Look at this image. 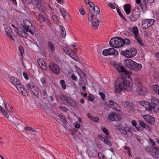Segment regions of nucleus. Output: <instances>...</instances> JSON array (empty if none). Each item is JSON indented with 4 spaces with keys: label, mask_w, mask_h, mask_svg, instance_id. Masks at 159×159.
<instances>
[{
    "label": "nucleus",
    "mask_w": 159,
    "mask_h": 159,
    "mask_svg": "<svg viewBox=\"0 0 159 159\" xmlns=\"http://www.w3.org/2000/svg\"><path fill=\"white\" fill-rule=\"evenodd\" d=\"M126 78L117 79L115 82V90L119 93L123 90L130 91L133 90L135 92H139V93H143L142 85L141 83V79L139 78L135 79L133 86H130V83Z\"/></svg>",
    "instance_id": "f257e3e1"
},
{
    "label": "nucleus",
    "mask_w": 159,
    "mask_h": 159,
    "mask_svg": "<svg viewBox=\"0 0 159 159\" xmlns=\"http://www.w3.org/2000/svg\"><path fill=\"white\" fill-rule=\"evenodd\" d=\"M124 63L127 68L134 71L140 70L142 67L141 64H138L130 59H126L125 60Z\"/></svg>",
    "instance_id": "f03ea898"
},
{
    "label": "nucleus",
    "mask_w": 159,
    "mask_h": 159,
    "mask_svg": "<svg viewBox=\"0 0 159 159\" xmlns=\"http://www.w3.org/2000/svg\"><path fill=\"white\" fill-rule=\"evenodd\" d=\"M113 65L119 72H121L120 73L121 77L117 79L126 78L128 79L131 78V77L129 75L127 70L122 66L121 64H117L115 62L113 63Z\"/></svg>",
    "instance_id": "7ed1b4c3"
},
{
    "label": "nucleus",
    "mask_w": 159,
    "mask_h": 159,
    "mask_svg": "<svg viewBox=\"0 0 159 159\" xmlns=\"http://www.w3.org/2000/svg\"><path fill=\"white\" fill-rule=\"evenodd\" d=\"M123 39L120 37H115L110 40L109 44L111 46L115 48H120L124 45Z\"/></svg>",
    "instance_id": "20e7f679"
},
{
    "label": "nucleus",
    "mask_w": 159,
    "mask_h": 159,
    "mask_svg": "<svg viewBox=\"0 0 159 159\" xmlns=\"http://www.w3.org/2000/svg\"><path fill=\"white\" fill-rule=\"evenodd\" d=\"M137 53V50L134 48H131L125 50H121V55L127 58H131L134 57Z\"/></svg>",
    "instance_id": "39448f33"
},
{
    "label": "nucleus",
    "mask_w": 159,
    "mask_h": 159,
    "mask_svg": "<svg viewBox=\"0 0 159 159\" xmlns=\"http://www.w3.org/2000/svg\"><path fill=\"white\" fill-rule=\"evenodd\" d=\"M141 11L139 8H135L129 16V19L132 22L137 20L140 16Z\"/></svg>",
    "instance_id": "423d86ee"
},
{
    "label": "nucleus",
    "mask_w": 159,
    "mask_h": 159,
    "mask_svg": "<svg viewBox=\"0 0 159 159\" xmlns=\"http://www.w3.org/2000/svg\"><path fill=\"white\" fill-rule=\"evenodd\" d=\"M150 106L151 107V111L153 110L155 112H157L159 110V101L157 98H152L151 100Z\"/></svg>",
    "instance_id": "0eeeda50"
},
{
    "label": "nucleus",
    "mask_w": 159,
    "mask_h": 159,
    "mask_svg": "<svg viewBox=\"0 0 159 159\" xmlns=\"http://www.w3.org/2000/svg\"><path fill=\"white\" fill-rule=\"evenodd\" d=\"M49 67L50 70L56 75H58L60 74V67L56 64L54 62L50 63Z\"/></svg>",
    "instance_id": "6e6552de"
},
{
    "label": "nucleus",
    "mask_w": 159,
    "mask_h": 159,
    "mask_svg": "<svg viewBox=\"0 0 159 159\" xmlns=\"http://www.w3.org/2000/svg\"><path fill=\"white\" fill-rule=\"evenodd\" d=\"M13 29L17 35L21 36L24 38H26L28 37V34L23 29H21V30H20V32H19L18 29L16 27Z\"/></svg>",
    "instance_id": "1a4fd4ad"
},
{
    "label": "nucleus",
    "mask_w": 159,
    "mask_h": 159,
    "mask_svg": "<svg viewBox=\"0 0 159 159\" xmlns=\"http://www.w3.org/2000/svg\"><path fill=\"white\" fill-rule=\"evenodd\" d=\"M143 118L148 123L152 125H153L155 123V119L149 115H143Z\"/></svg>",
    "instance_id": "9d476101"
},
{
    "label": "nucleus",
    "mask_w": 159,
    "mask_h": 159,
    "mask_svg": "<svg viewBox=\"0 0 159 159\" xmlns=\"http://www.w3.org/2000/svg\"><path fill=\"white\" fill-rule=\"evenodd\" d=\"M23 23L24 25H21V27L24 29L26 32H28L29 30V26L31 25V26H32V25L29 20H23Z\"/></svg>",
    "instance_id": "9b49d317"
},
{
    "label": "nucleus",
    "mask_w": 159,
    "mask_h": 159,
    "mask_svg": "<svg viewBox=\"0 0 159 159\" xmlns=\"http://www.w3.org/2000/svg\"><path fill=\"white\" fill-rule=\"evenodd\" d=\"M140 104L143 106L145 107L148 111H151V107L150 106V103L148 101H141L139 102Z\"/></svg>",
    "instance_id": "f8f14e48"
},
{
    "label": "nucleus",
    "mask_w": 159,
    "mask_h": 159,
    "mask_svg": "<svg viewBox=\"0 0 159 159\" xmlns=\"http://www.w3.org/2000/svg\"><path fill=\"white\" fill-rule=\"evenodd\" d=\"M16 87L19 91H20L23 94H24L25 96V95H28L26 90L20 83L16 85Z\"/></svg>",
    "instance_id": "ddd939ff"
},
{
    "label": "nucleus",
    "mask_w": 159,
    "mask_h": 159,
    "mask_svg": "<svg viewBox=\"0 0 159 159\" xmlns=\"http://www.w3.org/2000/svg\"><path fill=\"white\" fill-rule=\"evenodd\" d=\"M152 145L154 149V151L156 152V153H152V155L155 157H159V148L156 147L155 142H153L152 143Z\"/></svg>",
    "instance_id": "4468645a"
},
{
    "label": "nucleus",
    "mask_w": 159,
    "mask_h": 159,
    "mask_svg": "<svg viewBox=\"0 0 159 159\" xmlns=\"http://www.w3.org/2000/svg\"><path fill=\"white\" fill-rule=\"evenodd\" d=\"M120 132L121 134L125 135H128V133H130L131 134L132 133L131 131L130 128L127 126L123 127Z\"/></svg>",
    "instance_id": "2eb2a0df"
},
{
    "label": "nucleus",
    "mask_w": 159,
    "mask_h": 159,
    "mask_svg": "<svg viewBox=\"0 0 159 159\" xmlns=\"http://www.w3.org/2000/svg\"><path fill=\"white\" fill-rule=\"evenodd\" d=\"M37 62L38 64L42 69L44 70H45L47 69V66L43 59H38L37 60Z\"/></svg>",
    "instance_id": "dca6fc26"
},
{
    "label": "nucleus",
    "mask_w": 159,
    "mask_h": 159,
    "mask_svg": "<svg viewBox=\"0 0 159 159\" xmlns=\"http://www.w3.org/2000/svg\"><path fill=\"white\" fill-rule=\"evenodd\" d=\"M89 12L94 14H98L100 13V9L98 6H95L92 8H89Z\"/></svg>",
    "instance_id": "f3484780"
},
{
    "label": "nucleus",
    "mask_w": 159,
    "mask_h": 159,
    "mask_svg": "<svg viewBox=\"0 0 159 159\" xmlns=\"http://www.w3.org/2000/svg\"><path fill=\"white\" fill-rule=\"evenodd\" d=\"M109 107L115 110H117L119 105L112 101L109 100Z\"/></svg>",
    "instance_id": "a211bd4d"
},
{
    "label": "nucleus",
    "mask_w": 159,
    "mask_h": 159,
    "mask_svg": "<svg viewBox=\"0 0 159 159\" xmlns=\"http://www.w3.org/2000/svg\"><path fill=\"white\" fill-rule=\"evenodd\" d=\"M35 6L37 9L40 12H43L45 8L43 5H42L39 2L36 3Z\"/></svg>",
    "instance_id": "6ab92c4d"
},
{
    "label": "nucleus",
    "mask_w": 159,
    "mask_h": 159,
    "mask_svg": "<svg viewBox=\"0 0 159 159\" xmlns=\"http://www.w3.org/2000/svg\"><path fill=\"white\" fill-rule=\"evenodd\" d=\"M124 10L127 15H129L131 12V7L129 4H127L124 6Z\"/></svg>",
    "instance_id": "aec40b11"
},
{
    "label": "nucleus",
    "mask_w": 159,
    "mask_h": 159,
    "mask_svg": "<svg viewBox=\"0 0 159 159\" xmlns=\"http://www.w3.org/2000/svg\"><path fill=\"white\" fill-rule=\"evenodd\" d=\"M92 23L93 26L94 27L95 29H96L98 28L99 25V22L97 19L95 18L92 20Z\"/></svg>",
    "instance_id": "412c9836"
},
{
    "label": "nucleus",
    "mask_w": 159,
    "mask_h": 159,
    "mask_svg": "<svg viewBox=\"0 0 159 159\" xmlns=\"http://www.w3.org/2000/svg\"><path fill=\"white\" fill-rule=\"evenodd\" d=\"M67 103L70 106L72 107H75L76 103L75 101L70 97H69L67 100Z\"/></svg>",
    "instance_id": "4be33fe9"
},
{
    "label": "nucleus",
    "mask_w": 159,
    "mask_h": 159,
    "mask_svg": "<svg viewBox=\"0 0 159 159\" xmlns=\"http://www.w3.org/2000/svg\"><path fill=\"white\" fill-rule=\"evenodd\" d=\"M47 44L48 48L50 50V51L52 52H54L55 48L53 44L50 41H48V42Z\"/></svg>",
    "instance_id": "5701e85b"
},
{
    "label": "nucleus",
    "mask_w": 159,
    "mask_h": 159,
    "mask_svg": "<svg viewBox=\"0 0 159 159\" xmlns=\"http://www.w3.org/2000/svg\"><path fill=\"white\" fill-rule=\"evenodd\" d=\"M109 51L110 54L109 55L116 56L118 54L117 51L113 48H109Z\"/></svg>",
    "instance_id": "b1692460"
},
{
    "label": "nucleus",
    "mask_w": 159,
    "mask_h": 159,
    "mask_svg": "<svg viewBox=\"0 0 159 159\" xmlns=\"http://www.w3.org/2000/svg\"><path fill=\"white\" fill-rule=\"evenodd\" d=\"M135 39L137 41V42L140 45L141 47L144 46V45L140 37L139 36V35H137L134 36Z\"/></svg>",
    "instance_id": "393cba45"
},
{
    "label": "nucleus",
    "mask_w": 159,
    "mask_h": 159,
    "mask_svg": "<svg viewBox=\"0 0 159 159\" xmlns=\"http://www.w3.org/2000/svg\"><path fill=\"white\" fill-rule=\"evenodd\" d=\"M147 22V19H145L143 21L142 23V27L143 29H146L149 27Z\"/></svg>",
    "instance_id": "a878e982"
},
{
    "label": "nucleus",
    "mask_w": 159,
    "mask_h": 159,
    "mask_svg": "<svg viewBox=\"0 0 159 159\" xmlns=\"http://www.w3.org/2000/svg\"><path fill=\"white\" fill-rule=\"evenodd\" d=\"M10 80L12 83L14 85H16L17 84L20 83V81L16 78L12 77L10 79Z\"/></svg>",
    "instance_id": "bb28decb"
},
{
    "label": "nucleus",
    "mask_w": 159,
    "mask_h": 159,
    "mask_svg": "<svg viewBox=\"0 0 159 159\" xmlns=\"http://www.w3.org/2000/svg\"><path fill=\"white\" fill-rule=\"evenodd\" d=\"M145 150L146 151L149 152L152 155V153H156V152L154 151V150H153V148L150 146H146L145 148Z\"/></svg>",
    "instance_id": "cd10ccee"
},
{
    "label": "nucleus",
    "mask_w": 159,
    "mask_h": 159,
    "mask_svg": "<svg viewBox=\"0 0 159 159\" xmlns=\"http://www.w3.org/2000/svg\"><path fill=\"white\" fill-rule=\"evenodd\" d=\"M60 28L61 31V35L63 37H65L66 35V31H65L64 27L62 25L60 26Z\"/></svg>",
    "instance_id": "c85d7f7f"
},
{
    "label": "nucleus",
    "mask_w": 159,
    "mask_h": 159,
    "mask_svg": "<svg viewBox=\"0 0 159 159\" xmlns=\"http://www.w3.org/2000/svg\"><path fill=\"white\" fill-rule=\"evenodd\" d=\"M69 97L68 96L63 95L60 97V99L62 102L67 103V100L68 99Z\"/></svg>",
    "instance_id": "c756f323"
},
{
    "label": "nucleus",
    "mask_w": 159,
    "mask_h": 159,
    "mask_svg": "<svg viewBox=\"0 0 159 159\" xmlns=\"http://www.w3.org/2000/svg\"><path fill=\"white\" fill-rule=\"evenodd\" d=\"M134 35V36L138 35L139 31L137 27L135 26L132 29Z\"/></svg>",
    "instance_id": "7c9ffc66"
},
{
    "label": "nucleus",
    "mask_w": 159,
    "mask_h": 159,
    "mask_svg": "<svg viewBox=\"0 0 159 159\" xmlns=\"http://www.w3.org/2000/svg\"><path fill=\"white\" fill-rule=\"evenodd\" d=\"M4 106L6 108L8 111H10L12 108V107L9 104L7 103V102H4Z\"/></svg>",
    "instance_id": "2f4dec72"
},
{
    "label": "nucleus",
    "mask_w": 159,
    "mask_h": 159,
    "mask_svg": "<svg viewBox=\"0 0 159 159\" xmlns=\"http://www.w3.org/2000/svg\"><path fill=\"white\" fill-rule=\"evenodd\" d=\"M102 141L103 142L106 144L110 146H112V144L111 143L108 139H106V138L105 139H102Z\"/></svg>",
    "instance_id": "473e14b6"
},
{
    "label": "nucleus",
    "mask_w": 159,
    "mask_h": 159,
    "mask_svg": "<svg viewBox=\"0 0 159 159\" xmlns=\"http://www.w3.org/2000/svg\"><path fill=\"white\" fill-rule=\"evenodd\" d=\"M39 17L38 20L40 21H42L43 22H45V21L46 19L43 16V15L42 14H39L38 15Z\"/></svg>",
    "instance_id": "72a5a7b5"
},
{
    "label": "nucleus",
    "mask_w": 159,
    "mask_h": 159,
    "mask_svg": "<svg viewBox=\"0 0 159 159\" xmlns=\"http://www.w3.org/2000/svg\"><path fill=\"white\" fill-rule=\"evenodd\" d=\"M117 11L118 13L120 16L123 19L125 20V21L127 20L123 16V15L121 13L120 10L118 8H116Z\"/></svg>",
    "instance_id": "f704fd0d"
},
{
    "label": "nucleus",
    "mask_w": 159,
    "mask_h": 159,
    "mask_svg": "<svg viewBox=\"0 0 159 159\" xmlns=\"http://www.w3.org/2000/svg\"><path fill=\"white\" fill-rule=\"evenodd\" d=\"M60 83L61 85L62 88L64 89H66V86L64 80H60Z\"/></svg>",
    "instance_id": "c9c22d12"
},
{
    "label": "nucleus",
    "mask_w": 159,
    "mask_h": 159,
    "mask_svg": "<svg viewBox=\"0 0 159 159\" xmlns=\"http://www.w3.org/2000/svg\"><path fill=\"white\" fill-rule=\"evenodd\" d=\"M86 4H89L90 7L89 8H92L93 7L95 6L94 3L92 2H91L89 0H84Z\"/></svg>",
    "instance_id": "e433bc0d"
},
{
    "label": "nucleus",
    "mask_w": 159,
    "mask_h": 159,
    "mask_svg": "<svg viewBox=\"0 0 159 159\" xmlns=\"http://www.w3.org/2000/svg\"><path fill=\"white\" fill-rule=\"evenodd\" d=\"M153 90L159 94V86L155 85L153 86Z\"/></svg>",
    "instance_id": "4c0bfd02"
},
{
    "label": "nucleus",
    "mask_w": 159,
    "mask_h": 159,
    "mask_svg": "<svg viewBox=\"0 0 159 159\" xmlns=\"http://www.w3.org/2000/svg\"><path fill=\"white\" fill-rule=\"evenodd\" d=\"M102 54L104 56L109 55L110 53L109 51V49H105L102 51Z\"/></svg>",
    "instance_id": "58836bf2"
},
{
    "label": "nucleus",
    "mask_w": 159,
    "mask_h": 159,
    "mask_svg": "<svg viewBox=\"0 0 159 159\" xmlns=\"http://www.w3.org/2000/svg\"><path fill=\"white\" fill-rule=\"evenodd\" d=\"M140 5L141 9L143 10H147V6L146 4H145V3L144 4L141 3Z\"/></svg>",
    "instance_id": "ea45409f"
},
{
    "label": "nucleus",
    "mask_w": 159,
    "mask_h": 159,
    "mask_svg": "<svg viewBox=\"0 0 159 159\" xmlns=\"http://www.w3.org/2000/svg\"><path fill=\"white\" fill-rule=\"evenodd\" d=\"M147 20H148V22H147L148 24V25H149V27H150V26H152V25H153V23H154V20L152 19H147Z\"/></svg>",
    "instance_id": "a19ab883"
},
{
    "label": "nucleus",
    "mask_w": 159,
    "mask_h": 159,
    "mask_svg": "<svg viewBox=\"0 0 159 159\" xmlns=\"http://www.w3.org/2000/svg\"><path fill=\"white\" fill-rule=\"evenodd\" d=\"M60 11L61 13V14L62 15L63 17H64V19H65L66 20L67 19L66 18V16L67 14H68L66 11L61 9L60 10Z\"/></svg>",
    "instance_id": "79ce46f5"
},
{
    "label": "nucleus",
    "mask_w": 159,
    "mask_h": 159,
    "mask_svg": "<svg viewBox=\"0 0 159 159\" xmlns=\"http://www.w3.org/2000/svg\"><path fill=\"white\" fill-rule=\"evenodd\" d=\"M114 114L109 115L108 116V120L111 121H114Z\"/></svg>",
    "instance_id": "37998d69"
},
{
    "label": "nucleus",
    "mask_w": 159,
    "mask_h": 159,
    "mask_svg": "<svg viewBox=\"0 0 159 159\" xmlns=\"http://www.w3.org/2000/svg\"><path fill=\"white\" fill-rule=\"evenodd\" d=\"M98 157L100 159H107L105 156L102 153L99 152L98 154Z\"/></svg>",
    "instance_id": "c03bdc74"
},
{
    "label": "nucleus",
    "mask_w": 159,
    "mask_h": 159,
    "mask_svg": "<svg viewBox=\"0 0 159 159\" xmlns=\"http://www.w3.org/2000/svg\"><path fill=\"white\" fill-rule=\"evenodd\" d=\"M94 97L93 94H90L88 97V100L89 101L93 102L94 101Z\"/></svg>",
    "instance_id": "a18cd8bd"
},
{
    "label": "nucleus",
    "mask_w": 159,
    "mask_h": 159,
    "mask_svg": "<svg viewBox=\"0 0 159 159\" xmlns=\"http://www.w3.org/2000/svg\"><path fill=\"white\" fill-rule=\"evenodd\" d=\"M94 14L91 12H90L89 14L88 19L89 20V21H91V20H93V19H94V18H93L94 17Z\"/></svg>",
    "instance_id": "49530a36"
},
{
    "label": "nucleus",
    "mask_w": 159,
    "mask_h": 159,
    "mask_svg": "<svg viewBox=\"0 0 159 159\" xmlns=\"http://www.w3.org/2000/svg\"><path fill=\"white\" fill-rule=\"evenodd\" d=\"M40 81L43 85H46V78L45 77H42L41 78Z\"/></svg>",
    "instance_id": "de8ad7c7"
},
{
    "label": "nucleus",
    "mask_w": 159,
    "mask_h": 159,
    "mask_svg": "<svg viewBox=\"0 0 159 159\" xmlns=\"http://www.w3.org/2000/svg\"><path fill=\"white\" fill-rule=\"evenodd\" d=\"M114 121H117L120 120V116L119 115L114 114Z\"/></svg>",
    "instance_id": "09e8293b"
},
{
    "label": "nucleus",
    "mask_w": 159,
    "mask_h": 159,
    "mask_svg": "<svg viewBox=\"0 0 159 159\" xmlns=\"http://www.w3.org/2000/svg\"><path fill=\"white\" fill-rule=\"evenodd\" d=\"M123 43H124V45L125 44H129L130 43V40L128 39H123Z\"/></svg>",
    "instance_id": "8fccbe9b"
},
{
    "label": "nucleus",
    "mask_w": 159,
    "mask_h": 159,
    "mask_svg": "<svg viewBox=\"0 0 159 159\" xmlns=\"http://www.w3.org/2000/svg\"><path fill=\"white\" fill-rule=\"evenodd\" d=\"M139 122L140 125L143 128H145L146 125L144 122L142 120H139Z\"/></svg>",
    "instance_id": "3c124183"
},
{
    "label": "nucleus",
    "mask_w": 159,
    "mask_h": 159,
    "mask_svg": "<svg viewBox=\"0 0 159 159\" xmlns=\"http://www.w3.org/2000/svg\"><path fill=\"white\" fill-rule=\"evenodd\" d=\"M71 79L72 80L77 81V77L74 73H72L71 75Z\"/></svg>",
    "instance_id": "603ef678"
},
{
    "label": "nucleus",
    "mask_w": 159,
    "mask_h": 159,
    "mask_svg": "<svg viewBox=\"0 0 159 159\" xmlns=\"http://www.w3.org/2000/svg\"><path fill=\"white\" fill-rule=\"evenodd\" d=\"M20 53L21 56H22L24 52L23 47L22 46H20L19 48Z\"/></svg>",
    "instance_id": "864d4df0"
},
{
    "label": "nucleus",
    "mask_w": 159,
    "mask_h": 159,
    "mask_svg": "<svg viewBox=\"0 0 159 159\" xmlns=\"http://www.w3.org/2000/svg\"><path fill=\"white\" fill-rule=\"evenodd\" d=\"M63 51L64 52H66L69 56H70V55L71 54L70 51L69 50L66 48H63Z\"/></svg>",
    "instance_id": "5fc2aeb1"
},
{
    "label": "nucleus",
    "mask_w": 159,
    "mask_h": 159,
    "mask_svg": "<svg viewBox=\"0 0 159 159\" xmlns=\"http://www.w3.org/2000/svg\"><path fill=\"white\" fill-rule=\"evenodd\" d=\"M103 132L105 133L107 135H109V132L108 130L106 128H103L102 129Z\"/></svg>",
    "instance_id": "6e6d98bb"
},
{
    "label": "nucleus",
    "mask_w": 159,
    "mask_h": 159,
    "mask_svg": "<svg viewBox=\"0 0 159 159\" xmlns=\"http://www.w3.org/2000/svg\"><path fill=\"white\" fill-rule=\"evenodd\" d=\"M99 94L102 100H104L105 99V95L104 93H103L102 92H99Z\"/></svg>",
    "instance_id": "4d7b16f0"
},
{
    "label": "nucleus",
    "mask_w": 159,
    "mask_h": 159,
    "mask_svg": "<svg viewBox=\"0 0 159 159\" xmlns=\"http://www.w3.org/2000/svg\"><path fill=\"white\" fill-rule=\"evenodd\" d=\"M25 130H30L33 132H35L36 131L33 129L32 128L29 127H26L25 128Z\"/></svg>",
    "instance_id": "13d9d810"
},
{
    "label": "nucleus",
    "mask_w": 159,
    "mask_h": 159,
    "mask_svg": "<svg viewBox=\"0 0 159 159\" xmlns=\"http://www.w3.org/2000/svg\"><path fill=\"white\" fill-rule=\"evenodd\" d=\"M58 116L61 120H63V123H64L66 122V119L62 115H59Z\"/></svg>",
    "instance_id": "bf43d9fd"
},
{
    "label": "nucleus",
    "mask_w": 159,
    "mask_h": 159,
    "mask_svg": "<svg viewBox=\"0 0 159 159\" xmlns=\"http://www.w3.org/2000/svg\"><path fill=\"white\" fill-rule=\"evenodd\" d=\"M99 118L97 116H95L94 117H93L92 118V120H93V121L95 122H98L99 121Z\"/></svg>",
    "instance_id": "052dcab7"
},
{
    "label": "nucleus",
    "mask_w": 159,
    "mask_h": 159,
    "mask_svg": "<svg viewBox=\"0 0 159 159\" xmlns=\"http://www.w3.org/2000/svg\"><path fill=\"white\" fill-rule=\"evenodd\" d=\"M79 11L81 15H83L85 14L86 11L83 8H81Z\"/></svg>",
    "instance_id": "680f3d73"
},
{
    "label": "nucleus",
    "mask_w": 159,
    "mask_h": 159,
    "mask_svg": "<svg viewBox=\"0 0 159 159\" xmlns=\"http://www.w3.org/2000/svg\"><path fill=\"white\" fill-rule=\"evenodd\" d=\"M41 94L45 98L48 96L46 91L45 90H43L41 92Z\"/></svg>",
    "instance_id": "e2e57ef3"
},
{
    "label": "nucleus",
    "mask_w": 159,
    "mask_h": 159,
    "mask_svg": "<svg viewBox=\"0 0 159 159\" xmlns=\"http://www.w3.org/2000/svg\"><path fill=\"white\" fill-rule=\"evenodd\" d=\"M2 113L7 118H9V116L7 112L4 109L2 111Z\"/></svg>",
    "instance_id": "0e129e2a"
},
{
    "label": "nucleus",
    "mask_w": 159,
    "mask_h": 159,
    "mask_svg": "<svg viewBox=\"0 0 159 159\" xmlns=\"http://www.w3.org/2000/svg\"><path fill=\"white\" fill-rule=\"evenodd\" d=\"M31 91L33 94L35 96H38L39 93L37 91L34 90L33 91L32 90H31Z\"/></svg>",
    "instance_id": "69168bd1"
},
{
    "label": "nucleus",
    "mask_w": 159,
    "mask_h": 159,
    "mask_svg": "<svg viewBox=\"0 0 159 159\" xmlns=\"http://www.w3.org/2000/svg\"><path fill=\"white\" fill-rule=\"evenodd\" d=\"M23 75L25 78L26 80L29 79V77L27 73L25 71H24L23 73Z\"/></svg>",
    "instance_id": "338daca9"
},
{
    "label": "nucleus",
    "mask_w": 159,
    "mask_h": 159,
    "mask_svg": "<svg viewBox=\"0 0 159 159\" xmlns=\"http://www.w3.org/2000/svg\"><path fill=\"white\" fill-rule=\"evenodd\" d=\"M54 58L57 63H59L61 61L60 59L58 57H55Z\"/></svg>",
    "instance_id": "774afa93"
}]
</instances>
